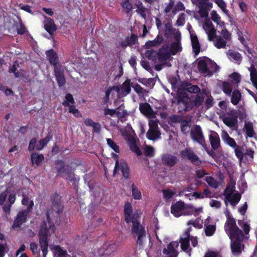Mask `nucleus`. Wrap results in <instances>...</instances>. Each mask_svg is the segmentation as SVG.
Segmentation results:
<instances>
[{
  "label": "nucleus",
  "mask_w": 257,
  "mask_h": 257,
  "mask_svg": "<svg viewBox=\"0 0 257 257\" xmlns=\"http://www.w3.org/2000/svg\"><path fill=\"white\" fill-rule=\"evenodd\" d=\"M231 102L232 104L237 105L241 98V94L239 90H234L232 93Z\"/></svg>",
  "instance_id": "nucleus-35"
},
{
  "label": "nucleus",
  "mask_w": 257,
  "mask_h": 257,
  "mask_svg": "<svg viewBox=\"0 0 257 257\" xmlns=\"http://www.w3.org/2000/svg\"><path fill=\"white\" fill-rule=\"evenodd\" d=\"M184 90L190 93L197 94L201 92L200 88L196 85H192L190 83H187L184 86Z\"/></svg>",
  "instance_id": "nucleus-36"
},
{
  "label": "nucleus",
  "mask_w": 257,
  "mask_h": 257,
  "mask_svg": "<svg viewBox=\"0 0 257 257\" xmlns=\"http://www.w3.org/2000/svg\"><path fill=\"white\" fill-rule=\"evenodd\" d=\"M204 29L205 30L208 40L212 41L214 38H216V31L211 21H206L204 24Z\"/></svg>",
  "instance_id": "nucleus-18"
},
{
  "label": "nucleus",
  "mask_w": 257,
  "mask_h": 257,
  "mask_svg": "<svg viewBox=\"0 0 257 257\" xmlns=\"http://www.w3.org/2000/svg\"><path fill=\"white\" fill-rule=\"evenodd\" d=\"M205 180L209 186L215 189L218 188L219 185L218 182L213 177H206L205 178Z\"/></svg>",
  "instance_id": "nucleus-46"
},
{
  "label": "nucleus",
  "mask_w": 257,
  "mask_h": 257,
  "mask_svg": "<svg viewBox=\"0 0 257 257\" xmlns=\"http://www.w3.org/2000/svg\"><path fill=\"white\" fill-rule=\"evenodd\" d=\"M175 38L176 41L171 43L170 48L171 53L173 55H175L177 53L182 50L181 43L178 36L176 35Z\"/></svg>",
  "instance_id": "nucleus-30"
},
{
  "label": "nucleus",
  "mask_w": 257,
  "mask_h": 257,
  "mask_svg": "<svg viewBox=\"0 0 257 257\" xmlns=\"http://www.w3.org/2000/svg\"><path fill=\"white\" fill-rule=\"evenodd\" d=\"M44 29L50 35H52L57 30V27L54 20L46 16H45Z\"/></svg>",
  "instance_id": "nucleus-20"
},
{
  "label": "nucleus",
  "mask_w": 257,
  "mask_h": 257,
  "mask_svg": "<svg viewBox=\"0 0 257 257\" xmlns=\"http://www.w3.org/2000/svg\"><path fill=\"white\" fill-rule=\"evenodd\" d=\"M189 121L184 119L181 123V131L183 134H187L189 131Z\"/></svg>",
  "instance_id": "nucleus-52"
},
{
  "label": "nucleus",
  "mask_w": 257,
  "mask_h": 257,
  "mask_svg": "<svg viewBox=\"0 0 257 257\" xmlns=\"http://www.w3.org/2000/svg\"><path fill=\"white\" fill-rule=\"evenodd\" d=\"M121 5L122 8L124 10V12L126 14H128L132 12L133 10V5L130 2L129 0H123Z\"/></svg>",
  "instance_id": "nucleus-43"
},
{
  "label": "nucleus",
  "mask_w": 257,
  "mask_h": 257,
  "mask_svg": "<svg viewBox=\"0 0 257 257\" xmlns=\"http://www.w3.org/2000/svg\"><path fill=\"white\" fill-rule=\"evenodd\" d=\"M180 156L183 159L189 160L196 166H200L201 164L199 158L190 148H185L181 151Z\"/></svg>",
  "instance_id": "nucleus-11"
},
{
  "label": "nucleus",
  "mask_w": 257,
  "mask_h": 257,
  "mask_svg": "<svg viewBox=\"0 0 257 257\" xmlns=\"http://www.w3.org/2000/svg\"><path fill=\"white\" fill-rule=\"evenodd\" d=\"M138 37L137 35L132 34L130 37L125 38L124 41L120 43V46L122 48L125 49L127 46L132 47L138 42Z\"/></svg>",
  "instance_id": "nucleus-21"
},
{
  "label": "nucleus",
  "mask_w": 257,
  "mask_h": 257,
  "mask_svg": "<svg viewBox=\"0 0 257 257\" xmlns=\"http://www.w3.org/2000/svg\"><path fill=\"white\" fill-rule=\"evenodd\" d=\"M174 32L172 25L170 23H167L165 24V36L168 38L173 34Z\"/></svg>",
  "instance_id": "nucleus-54"
},
{
  "label": "nucleus",
  "mask_w": 257,
  "mask_h": 257,
  "mask_svg": "<svg viewBox=\"0 0 257 257\" xmlns=\"http://www.w3.org/2000/svg\"><path fill=\"white\" fill-rule=\"evenodd\" d=\"M235 187L233 185L229 184L225 189L224 193L226 195V198H228L234 191Z\"/></svg>",
  "instance_id": "nucleus-61"
},
{
  "label": "nucleus",
  "mask_w": 257,
  "mask_h": 257,
  "mask_svg": "<svg viewBox=\"0 0 257 257\" xmlns=\"http://www.w3.org/2000/svg\"><path fill=\"white\" fill-rule=\"evenodd\" d=\"M223 122L227 126L234 127L237 126L238 120L235 118L227 116L223 118Z\"/></svg>",
  "instance_id": "nucleus-34"
},
{
  "label": "nucleus",
  "mask_w": 257,
  "mask_h": 257,
  "mask_svg": "<svg viewBox=\"0 0 257 257\" xmlns=\"http://www.w3.org/2000/svg\"><path fill=\"white\" fill-rule=\"evenodd\" d=\"M16 27L17 33L19 35H23L25 33L26 31V28L23 24L21 18L19 19V22L15 24Z\"/></svg>",
  "instance_id": "nucleus-42"
},
{
  "label": "nucleus",
  "mask_w": 257,
  "mask_h": 257,
  "mask_svg": "<svg viewBox=\"0 0 257 257\" xmlns=\"http://www.w3.org/2000/svg\"><path fill=\"white\" fill-rule=\"evenodd\" d=\"M223 92L227 95L230 96L232 92V87L231 85L227 81H224L222 83Z\"/></svg>",
  "instance_id": "nucleus-39"
},
{
  "label": "nucleus",
  "mask_w": 257,
  "mask_h": 257,
  "mask_svg": "<svg viewBox=\"0 0 257 257\" xmlns=\"http://www.w3.org/2000/svg\"><path fill=\"white\" fill-rule=\"evenodd\" d=\"M248 69L250 72V80L257 78V70L253 64L251 65L249 68H248Z\"/></svg>",
  "instance_id": "nucleus-62"
},
{
  "label": "nucleus",
  "mask_w": 257,
  "mask_h": 257,
  "mask_svg": "<svg viewBox=\"0 0 257 257\" xmlns=\"http://www.w3.org/2000/svg\"><path fill=\"white\" fill-rule=\"evenodd\" d=\"M33 206L34 202L33 200H31L26 209L23 210L18 213L13 225V227L14 228L20 227L24 223H25L27 221V217L33 209Z\"/></svg>",
  "instance_id": "nucleus-7"
},
{
  "label": "nucleus",
  "mask_w": 257,
  "mask_h": 257,
  "mask_svg": "<svg viewBox=\"0 0 257 257\" xmlns=\"http://www.w3.org/2000/svg\"><path fill=\"white\" fill-rule=\"evenodd\" d=\"M241 227H242V228L243 230V234L244 236L242 239V241L241 242V243H241V246L239 249L240 250H239L238 249V250H233L231 247V240H230V249H231V253L233 254V255L236 256H238L240 255L242 253V251L244 250V248H245L244 242L245 241V240L247 239V238H248V236H247V235H248L249 232L250 230V225L247 222L243 223V224H242V225Z\"/></svg>",
  "instance_id": "nucleus-9"
},
{
  "label": "nucleus",
  "mask_w": 257,
  "mask_h": 257,
  "mask_svg": "<svg viewBox=\"0 0 257 257\" xmlns=\"http://www.w3.org/2000/svg\"><path fill=\"white\" fill-rule=\"evenodd\" d=\"M56 218L53 217V219L51 218V223L49 224V229H40L39 232V238H48L49 232L51 231V233H54L55 229V226L53 220L55 221V223L57 222Z\"/></svg>",
  "instance_id": "nucleus-22"
},
{
  "label": "nucleus",
  "mask_w": 257,
  "mask_h": 257,
  "mask_svg": "<svg viewBox=\"0 0 257 257\" xmlns=\"http://www.w3.org/2000/svg\"><path fill=\"white\" fill-rule=\"evenodd\" d=\"M190 135L193 141L199 144L203 147H206V141L201 127L199 125L194 126L191 130Z\"/></svg>",
  "instance_id": "nucleus-10"
},
{
  "label": "nucleus",
  "mask_w": 257,
  "mask_h": 257,
  "mask_svg": "<svg viewBox=\"0 0 257 257\" xmlns=\"http://www.w3.org/2000/svg\"><path fill=\"white\" fill-rule=\"evenodd\" d=\"M55 165L58 176H61L62 177L65 176L66 180L70 182L74 181V173L71 166L65 164L64 162L60 159L55 160Z\"/></svg>",
  "instance_id": "nucleus-6"
},
{
  "label": "nucleus",
  "mask_w": 257,
  "mask_h": 257,
  "mask_svg": "<svg viewBox=\"0 0 257 257\" xmlns=\"http://www.w3.org/2000/svg\"><path fill=\"white\" fill-rule=\"evenodd\" d=\"M233 149H234L235 156L241 163L243 160L244 154L243 153V147L236 145V147L233 148Z\"/></svg>",
  "instance_id": "nucleus-38"
},
{
  "label": "nucleus",
  "mask_w": 257,
  "mask_h": 257,
  "mask_svg": "<svg viewBox=\"0 0 257 257\" xmlns=\"http://www.w3.org/2000/svg\"><path fill=\"white\" fill-rule=\"evenodd\" d=\"M163 41V37L162 35H158L154 40L147 42L146 43V46L147 48L158 46L161 44Z\"/></svg>",
  "instance_id": "nucleus-32"
},
{
  "label": "nucleus",
  "mask_w": 257,
  "mask_h": 257,
  "mask_svg": "<svg viewBox=\"0 0 257 257\" xmlns=\"http://www.w3.org/2000/svg\"><path fill=\"white\" fill-rule=\"evenodd\" d=\"M37 139L36 138H33L31 139L28 147V151L31 152L34 150H36V147L37 145Z\"/></svg>",
  "instance_id": "nucleus-63"
},
{
  "label": "nucleus",
  "mask_w": 257,
  "mask_h": 257,
  "mask_svg": "<svg viewBox=\"0 0 257 257\" xmlns=\"http://www.w3.org/2000/svg\"><path fill=\"white\" fill-rule=\"evenodd\" d=\"M209 139L213 150H217L220 147V140L217 133L213 132L209 135Z\"/></svg>",
  "instance_id": "nucleus-24"
},
{
  "label": "nucleus",
  "mask_w": 257,
  "mask_h": 257,
  "mask_svg": "<svg viewBox=\"0 0 257 257\" xmlns=\"http://www.w3.org/2000/svg\"><path fill=\"white\" fill-rule=\"evenodd\" d=\"M215 3L226 15H228L229 11L226 9V5L223 0H215Z\"/></svg>",
  "instance_id": "nucleus-55"
},
{
  "label": "nucleus",
  "mask_w": 257,
  "mask_h": 257,
  "mask_svg": "<svg viewBox=\"0 0 257 257\" xmlns=\"http://www.w3.org/2000/svg\"><path fill=\"white\" fill-rule=\"evenodd\" d=\"M207 174L208 173L206 172V171L204 169H197L195 171V178L201 179Z\"/></svg>",
  "instance_id": "nucleus-64"
},
{
  "label": "nucleus",
  "mask_w": 257,
  "mask_h": 257,
  "mask_svg": "<svg viewBox=\"0 0 257 257\" xmlns=\"http://www.w3.org/2000/svg\"><path fill=\"white\" fill-rule=\"evenodd\" d=\"M185 208V203L182 201H179L172 204L171 207V213L175 217H178L183 214Z\"/></svg>",
  "instance_id": "nucleus-16"
},
{
  "label": "nucleus",
  "mask_w": 257,
  "mask_h": 257,
  "mask_svg": "<svg viewBox=\"0 0 257 257\" xmlns=\"http://www.w3.org/2000/svg\"><path fill=\"white\" fill-rule=\"evenodd\" d=\"M145 155L147 157H153L155 155V150L153 147L147 146L144 149Z\"/></svg>",
  "instance_id": "nucleus-59"
},
{
  "label": "nucleus",
  "mask_w": 257,
  "mask_h": 257,
  "mask_svg": "<svg viewBox=\"0 0 257 257\" xmlns=\"http://www.w3.org/2000/svg\"><path fill=\"white\" fill-rule=\"evenodd\" d=\"M46 55L50 64L54 66V70L63 67L59 62L58 54L53 49L47 51Z\"/></svg>",
  "instance_id": "nucleus-14"
},
{
  "label": "nucleus",
  "mask_w": 257,
  "mask_h": 257,
  "mask_svg": "<svg viewBox=\"0 0 257 257\" xmlns=\"http://www.w3.org/2000/svg\"><path fill=\"white\" fill-rule=\"evenodd\" d=\"M241 198V195L238 193H235L233 195L228 197V198H226L233 206H235L240 201Z\"/></svg>",
  "instance_id": "nucleus-44"
},
{
  "label": "nucleus",
  "mask_w": 257,
  "mask_h": 257,
  "mask_svg": "<svg viewBox=\"0 0 257 257\" xmlns=\"http://www.w3.org/2000/svg\"><path fill=\"white\" fill-rule=\"evenodd\" d=\"M201 210V208H195L193 206H188V207L184 208L183 211V214L184 215H190L193 214L194 212H199Z\"/></svg>",
  "instance_id": "nucleus-48"
},
{
  "label": "nucleus",
  "mask_w": 257,
  "mask_h": 257,
  "mask_svg": "<svg viewBox=\"0 0 257 257\" xmlns=\"http://www.w3.org/2000/svg\"><path fill=\"white\" fill-rule=\"evenodd\" d=\"M162 163L169 167L174 166L177 162L178 159L175 156L170 154H163L161 157Z\"/></svg>",
  "instance_id": "nucleus-17"
},
{
  "label": "nucleus",
  "mask_w": 257,
  "mask_h": 257,
  "mask_svg": "<svg viewBox=\"0 0 257 257\" xmlns=\"http://www.w3.org/2000/svg\"><path fill=\"white\" fill-rule=\"evenodd\" d=\"M52 134L51 133H49L45 138L39 140V144L37 145L36 147V150H42L43 148L47 145L48 143L52 140Z\"/></svg>",
  "instance_id": "nucleus-28"
},
{
  "label": "nucleus",
  "mask_w": 257,
  "mask_h": 257,
  "mask_svg": "<svg viewBox=\"0 0 257 257\" xmlns=\"http://www.w3.org/2000/svg\"><path fill=\"white\" fill-rule=\"evenodd\" d=\"M184 119H183L182 116L179 115L173 114L171 115L169 118V123H181Z\"/></svg>",
  "instance_id": "nucleus-51"
},
{
  "label": "nucleus",
  "mask_w": 257,
  "mask_h": 257,
  "mask_svg": "<svg viewBox=\"0 0 257 257\" xmlns=\"http://www.w3.org/2000/svg\"><path fill=\"white\" fill-rule=\"evenodd\" d=\"M44 156L42 154L34 152L31 155V163L33 165H36V167L40 166L44 161Z\"/></svg>",
  "instance_id": "nucleus-25"
},
{
  "label": "nucleus",
  "mask_w": 257,
  "mask_h": 257,
  "mask_svg": "<svg viewBox=\"0 0 257 257\" xmlns=\"http://www.w3.org/2000/svg\"><path fill=\"white\" fill-rule=\"evenodd\" d=\"M216 230L215 225H208L205 229V233L206 236H211L213 235Z\"/></svg>",
  "instance_id": "nucleus-53"
},
{
  "label": "nucleus",
  "mask_w": 257,
  "mask_h": 257,
  "mask_svg": "<svg viewBox=\"0 0 257 257\" xmlns=\"http://www.w3.org/2000/svg\"><path fill=\"white\" fill-rule=\"evenodd\" d=\"M197 67L199 72L204 76L212 75V73L209 68L212 69L214 72L218 71L219 68L215 62L207 57L199 60Z\"/></svg>",
  "instance_id": "nucleus-5"
},
{
  "label": "nucleus",
  "mask_w": 257,
  "mask_h": 257,
  "mask_svg": "<svg viewBox=\"0 0 257 257\" xmlns=\"http://www.w3.org/2000/svg\"><path fill=\"white\" fill-rule=\"evenodd\" d=\"M205 93V90L203 89L200 93L189 97L186 93L180 92L177 97L179 111L184 113L191 110L193 106L199 107L204 102Z\"/></svg>",
  "instance_id": "nucleus-3"
},
{
  "label": "nucleus",
  "mask_w": 257,
  "mask_h": 257,
  "mask_svg": "<svg viewBox=\"0 0 257 257\" xmlns=\"http://www.w3.org/2000/svg\"><path fill=\"white\" fill-rule=\"evenodd\" d=\"M192 230L191 227L187 228L183 233L182 237H180L179 240L182 250L188 254L189 256L191 255L192 250L190 247V233Z\"/></svg>",
  "instance_id": "nucleus-8"
},
{
  "label": "nucleus",
  "mask_w": 257,
  "mask_h": 257,
  "mask_svg": "<svg viewBox=\"0 0 257 257\" xmlns=\"http://www.w3.org/2000/svg\"><path fill=\"white\" fill-rule=\"evenodd\" d=\"M221 138L224 143L230 147L233 148L236 147L237 144L235 141L229 136L227 132L223 131L221 134Z\"/></svg>",
  "instance_id": "nucleus-27"
},
{
  "label": "nucleus",
  "mask_w": 257,
  "mask_h": 257,
  "mask_svg": "<svg viewBox=\"0 0 257 257\" xmlns=\"http://www.w3.org/2000/svg\"><path fill=\"white\" fill-rule=\"evenodd\" d=\"M113 156L116 159L115 167L113 170V175H115L116 171L120 169L122 176L125 179L130 178V168L127 164L124 161H120V164L117 159V155L113 153Z\"/></svg>",
  "instance_id": "nucleus-12"
},
{
  "label": "nucleus",
  "mask_w": 257,
  "mask_h": 257,
  "mask_svg": "<svg viewBox=\"0 0 257 257\" xmlns=\"http://www.w3.org/2000/svg\"><path fill=\"white\" fill-rule=\"evenodd\" d=\"M145 56L149 60L155 61L158 58V52L153 49L147 50L145 52Z\"/></svg>",
  "instance_id": "nucleus-45"
},
{
  "label": "nucleus",
  "mask_w": 257,
  "mask_h": 257,
  "mask_svg": "<svg viewBox=\"0 0 257 257\" xmlns=\"http://www.w3.org/2000/svg\"><path fill=\"white\" fill-rule=\"evenodd\" d=\"M229 57L230 59L234 60L237 64H240L242 60L241 55L239 52L232 50L229 51Z\"/></svg>",
  "instance_id": "nucleus-37"
},
{
  "label": "nucleus",
  "mask_w": 257,
  "mask_h": 257,
  "mask_svg": "<svg viewBox=\"0 0 257 257\" xmlns=\"http://www.w3.org/2000/svg\"><path fill=\"white\" fill-rule=\"evenodd\" d=\"M190 38L193 51L195 55H197L200 51V45L197 36L195 34H190Z\"/></svg>",
  "instance_id": "nucleus-26"
},
{
  "label": "nucleus",
  "mask_w": 257,
  "mask_h": 257,
  "mask_svg": "<svg viewBox=\"0 0 257 257\" xmlns=\"http://www.w3.org/2000/svg\"><path fill=\"white\" fill-rule=\"evenodd\" d=\"M226 221L225 223L224 230L231 240V247L233 250H240L241 242L243 238V231L236 225V220L230 214L228 211L225 213Z\"/></svg>",
  "instance_id": "nucleus-2"
},
{
  "label": "nucleus",
  "mask_w": 257,
  "mask_h": 257,
  "mask_svg": "<svg viewBox=\"0 0 257 257\" xmlns=\"http://www.w3.org/2000/svg\"><path fill=\"white\" fill-rule=\"evenodd\" d=\"M52 202V209L48 210L46 212V218L48 223H51V216L56 217L58 219V216L63 211V206L61 204V196L57 192L52 194L51 197Z\"/></svg>",
  "instance_id": "nucleus-4"
},
{
  "label": "nucleus",
  "mask_w": 257,
  "mask_h": 257,
  "mask_svg": "<svg viewBox=\"0 0 257 257\" xmlns=\"http://www.w3.org/2000/svg\"><path fill=\"white\" fill-rule=\"evenodd\" d=\"M124 220L127 223H132V231L137 235V243L141 246L143 244V238L146 236L145 228L139 221L140 216L135 212L133 214V207L129 202H126L123 207Z\"/></svg>",
  "instance_id": "nucleus-1"
},
{
  "label": "nucleus",
  "mask_w": 257,
  "mask_h": 257,
  "mask_svg": "<svg viewBox=\"0 0 257 257\" xmlns=\"http://www.w3.org/2000/svg\"><path fill=\"white\" fill-rule=\"evenodd\" d=\"M55 253L57 254L58 257H62L67 254V251L63 250L60 245H56L54 247Z\"/></svg>",
  "instance_id": "nucleus-56"
},
{
  "label": "nucleus",
  "mask_w": 257,
  "mask_h": 257,
  "mask_svg": "<svg viewBox=\"0 0 257 257\" xmlns=\"http://www.w3.org/2000/svg\"><path fill=\"white\" fill-rule=\"evenodd\" d=\"M69 113H72L73 115L76 117H80L82 116L81 114L79 112V110L76 108L74 105H71L69 107Z\"/></svg>",
  "instance_id": "nucleus-57"
},
{
  "label": "nucleus",
  "mask_w": 257,
  "mask_h": 257,
  "mask_svg": "<svg viewBox=\"0 0 257 257\" xmlns=\"http://www.w3.org/2000/svg\"><path fill=\"white\" fill-rule=\"evenodd\" d=\"M218 32L221 35V37L226 41H229L231 39V34L226 28L218 31Z\"/></svg>",
  "instance_id": "nucleus-58"
},
{
  "label": "nucleus",
  "mask_w": 257,
  "mask_h": 257,
  "mask_svg": "<svg viewBox=\"0 0 257 257\" xmlns=\"http://www.w3.org/2000/svg\"><path fill=\"white\" fill-rule=\"evenodd\" d=\"M65 100L62 102V105L65 107H69L71 105H74L75 101L73 95L70 93L66 94Z\"/></svg>",
  "instance_id": "nucleus-41"
},
{
  "label": "nucleus",
  "mask_w": 257,
  "mask_h": 257,
  "mask_svg": "<svg viewBox=\"0 0 257 257\" xmlns=\"http://www.w3.org/2000/svg\"><path fill=\"white\" fill-rule=\"evenodd\" d=\"M130 147L131 150L133 152H135L138 156H140L142 155V152L141 151L140 148L138 147L135 140H132L131 141Z\"/></svg>",
  "instance_id": "nucleus-49"
},
{
  "label": "nucleus",
  "mask_w": 257,
  "mask_h": 257,
  "mask_svg": "<svg viewBox=\"0 0 257 257\" xmlns=\"http://www.w3.org/2000/svg\"><path fill=\"white\" fill-rule=\"evenodd\" d=\"M131 81L129 79L126 80L121 85L120 87L113 86L114 90L117 93L119 98L123 97L128 94L131 91Z\"/></svg>",
  "instance_id": "nucleus-15"
},
{
  "label": "nucleus",
  "mask_w": 257,
  "mask_h": 257,
  "mask_svg": "<svg viewBox=\"0 0 257 257\" xmlns=\"http://www.w3.org/2000/svg\"><path fill=\"white\" fill-rule=\"evenodd\" d=\"M244 128L245 130L246 134L249 138L253 137L254 134L253 124L251 122H245L244 124Z\"/></svg>",
  "instance_id": "nucleus-40"
},
{
  "label": "nucleus",
  "mask_w": 257,
  "mask_h": 257,
  "mask_svg": "<svg viewBox=\"0 0 257 257\" xmlns=\"http://www.w3.org/2000/svg\"><path fill=\"white\" fill-rule=\"evenodd\" d=\"M216 39V40L214 44L215 46L218 49L225 48L227 41L224 40L220 36H218Z\"/></svg>",
  "instance_id": "nucleus-47"
},
{
  "label": "nucleus",
  "mask_w": 257,
  "mask_h": 257,
  "mask_svg": "<svg viewBox=\"0 0 257 257\" xmlns=\"http://www.w3.org/2000/svg\"><path fill=\"white\" fill-rule=\"evenodd\" d=\"M118 244L116 242L109 243L105 247H103V255H109L117 250Z\"/></svg>",
  "instance_id": "nucleus-31"
},
{
  "label": "nucleus",
  "mask_w": 257,
  "mask_h": 257,
  "mask_svg": "<svg viewBox=\"0 0 257 257\" xmlns=\"http://www.w3.org/2000/svg\"><path fill=\"white\" fill-rule=\"evenodd\" d=\"M170 57V54L167 49L162 47L158 51V59L160 62H163L168 60Z\"/></svg>",
  "instance_id": "nucleus-29"
},
{
  "label": "nucleus",
  "mask_w": 257,
  "mask_h": 257,
  "mask_svg": "<svg viewBox=\"0 0 257 257\" xmlns=\"http://www.w3.org/2000/svg\"><path fill=\"white\" fill-rule=\"evenodd\" d=\"M161 133L158 130H149L146 137L149 140L154 141L160 138Z\"/></svg>",
  "instance_id": "nucleus-33"
},
{
  "label": "nucleus",
  "mask_w": 257,
  "mask_h": 257,
  "mask_svg": "<svg viewBox=\"0 0 257 257\" xmlns=\"http://www.w3.org/2000/svg\"><path fill=\"white\" fill-rule=\"evenodd\" d=\"M132 191L133 197L135 199L140 200L141 199V193L134 184H133L132 185Z\"/></svg>",
  "instance_id": "nucleus-50"
},
{
  "label": "nucleus",
  "mask_w": 257,
  "mask_h": 257,
  "mask_svg": "<svg viewBox=\"0 0 257 257\" xmlns=\"http://www.w3.org/2000/svg\"><path fill=\"white\" fill-rule=\"evenodd\" d=\"M139 110L143 114L149 117H154L155 116V113L153 111L150 104L148 102L140 103Z\"/></svg>",
  "instance_id": "nucleus-19"
},
{
  "label": "nucleus",
  "mask_w": 257,
  "mask_h": 257,
  "mask_svg": "<svg viewBox=\"0 0 257 257\" xmlns=\"http://www.w3.org/2000/svg\"><path fill=\"white\" fill-rule=\"evenodd\" d=\"M107 145L116 153H119V147L111 139H106Z\"/></svg>",
  "instance_id": "nucleus-60"
},
{
  "label": "nucleus",
  "mask_w": 257,
  "mask_h": 257,
  "mask_svg": "<svg viewBox=\"0 0 257 257\" xmlns=\"http://www.w3.org/2000/svg\"><path fill=\"white\" fill-rule=\"evenodd\" d=\"M179 246V242L177 241H172L170 242L166 248L163 250L164 257H177L178 252L177 248Z\"/></svg>",
  "instance_id": "nucleus-13"
},
{
  "label": "nucleus",
  "mask_w": 257,
  "mask_h": 257,
  "mask_svg": "<svg viewBox=\"0 0 257 257\" xmlns=\"http://www.w3.org/2000/svg\"><path fill=\"white\" fill-rule=\"evenodd\" d=\"M54 71L58 85L60 87L64 86L66 83V80L64 75V70L63 67L56 68V69H54Z\"/></svg>",
  "instance_id": "nucleus-23"
}]
</instances>
